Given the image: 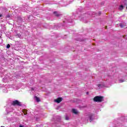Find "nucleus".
Masks as SVG:
<instances>
[{"mask_svg": "<svg viewBox=\"0 0 127 127\" xmlns=\"http://www.w3.org/2000/svg\"><path fill=\"white\" fill-rule=\"evenodd\" d=\"M94 102H98L99 103H101V102H103V97L97 96L94 98Z\"/></svg>", "mask_w": 127, "mask_h": 127, "instance_id": "f257e3e1", "label": "nucleus"}, {"mask_svg": "<svg viewBox=\"0 0 127 127\" xmlns=\"http://www.w3.org/2000/svg\"><path fill=\"white\" fill-rule=\"evenodd\" d=\"M11 106H18L19 107H21V103L19 102L18 100H15L12 101L11 103Z\"/></svg>", "mask_w": 127, "mask_h": 127, "instance_id": "f03ea898", "label": "nucleus"}, {"mask_svg": "<svg viewBox=\"0 0 127 127\" xmlns=\"http://www.w3.org/2000/svg\"><path fill=\"white\" fill-rule=\"evenodd\" d=\"M87 119H89L90 120V122H92L93 121V114L91 113H89L87 116Z\"/></svg>", "mask_w": 127, "mask_h": 127, "instance_id": "7ed1b4c3", "label": "nucleus"}, {"mask_svg": "<svg viewBox=\"0 0 127 127\" xmlns=\"http://www.w3.org/2000/svg\"><path fill=\"white\" fill-rule=\"evenodd\" d=\"M54 14H55L56 16H57V17H59V16H61V15H62V14H61L60 12L57 11L54 12Z\"/></svg>", "mask_w": 127, "mask_h": 127, "instance_id": "20e7f679", "label": "nucleus"}, {"mask_svg": "<svg viewBox=\"0 0 127 127\" xmlns=\"http://www.w3.org/2000/svg\"><path fill=\"white\" fill-rule=\"evenodd\" d=\"M22 10L23 11H29V7L26 6H25L23 7L22 8Z\"/></svg>", "mask_w": 127, "mask_h": 127, "instance_id": "39448f33", "label": "nucleus"}, {"mask_svg": "<svg viewBox=\"0 0 127 127\" xmlns=\"http://www.w3.org/2000/svg\"><path fill=\"white\" fill-rule=\"evenodd\" d=\"M63 99L62 98H58V99L55 100V103H58V104H59V103H61Z\"/></svg>", "mask_w": 127, "mask_h": 127, "instance_id": "423d86ee", "label": "nucleus"}, {"mask_svg": "<svg viewBox=\"0 0 127 127\" xmlns=\"http://www.w3.org/2000/svg\"><path fill=\"white\" fill-rule=\"evenodd\" d=\"M34 98H35V99L36 100V101L37 102H40V99H39V98H38V97H37V96H35V97H34Z\"/></svg>", "mask_w": 127, "mask_h": 127, "instance_id": "0eeeda50", "label": "nucleus"}, {"mask_svg": "<svg viewBox=\"0 0 127 127\" xmlns=\"http://www.w3.org/2000/svg\"><path fill=\"white\" fill-rule=\"evenodd\" d=\"M72 113H73V114H75V115H76V114H78V111H77V110H76V109H72Z\"/></svg>", "mask_w": 127, "mask_h": 127, "instance_id": "6e6552de", "label": "nucleus"}, {"mask_svg": "<svg viewBox=\"0 0 127 127\" xmlns=\"http://www.w3.org/2000/svg\"><path fill=\"white\" fill-rule=\"evenodd\" d=\"M119 9L121 10L124 9V6L123 5H120L119 7Z\"/></svg>", "mask_w": 127, "mask_h": 127, "instance_id": "1a4fd4ad", "label": "nucleus"}, {"mask_svg": "<svg viewBox=\"0 0 127 127\" xmlns=\"http://www.w3.org/2000/svg\"><path fill=\"white\" fill-rule=\"evenodd\" d=\"M123 82H125V80H124L123 79L119 80V82L120 83H123Z\"/></svg>", "mask_w": 127, "mask_h": 127, "instance_id": "9d476101", "label": "nucleus"}, {"mask_svg": "<svg viewBox=\"0 0 127 127\" xmlns=\"http://www.w3.org/2000/svg\"><path fill=\"white\" fill-rule=\"evenodd\" d=\"M3 92L4 93H7V90H6V89H4V90H3Z\"/></svg>", "mask_w": 127, "mask_h": 127, "instance_id": "9b49d317", "label": "nucleus"}, {"mask_svg": "<svg viewBox=\"0 0 127 127\" xmlns=\"http://www.w3.org/2000/svg\"><path fill=\"white\" fill-rule=\"evenodd\" d=\"M10 47V45L7 44L6 46V48H9Z\"/></svg>", "mask_w": 127, "mask_h": 127, "instance_id": "f8f14e48", "label": "nucleus"}, {"mask_svg": "<svg viewBox=\"0 0 127 127\" xmlns=\"http://www.w3.org/2000/svg\"><path fill=\"white\" fill-rule=\"evenodd\" d=\"M119 25L121 27V28H123V27H124V25H123V24H120Z\"/></svg>", "mask_w": 127, "mask_h": 127, "instance_id": "ddd939ff", "label": "nucleus"}, {"mask_svg": "<svg viewBox=\"0 0 127 127\" xmlns=\"http://www.w3.org/2000/svg\"><path fill=\"white\" fill-rule=\"evenodd\" d=\"M65 120H66V121H68V120H69V118H68V117L65 116Z\"/></svg>", "mask_w": 127, "mask_h": 127, "instance_id": "4468645a", "label": "nucleus"}, {"mask_svg": "<svg viewBox=\"0 0 127 127\" xmlns=\"http://www.w3.org/2000/svg\"><path fill=\"white\" fill-rule=\"evenodd\" d=\"M5 11L6 10V8H4Z\"/></svg>", "mask_w": 127, "mask_h": 127, "instance_id": "2eb2a0df", "label": "nucleus"}, {"mask_svg": "<svg viewBox=\"0 0 127 127\" xmlns=\"http://www.w3.org/2000/svg\"><path fill=\"white\" fill-rule=\"evenodd\" d=\"M101 12H98V14H99V15L101 14Z\"/></svg>", "mask_w": 127, "mask_h": 127, "instance_id": "dca6fc26", "label": "nucleus"}, {"mask_svg": "<svg viewBox=\"0 0 127 127\" xmlns=\"http://www.w3.org/2000/svg\"><path fill=\"white\" fill-rule=\"evenodd\" d=\"M19 127H23V126L20 125Z\"/></svg>", "mask_w": 127, "mask_h": 127, "instance_id": "f3484780", "label": "nucleus"}, {"mask_svg": "<svg viewBox=\"0 0 127 127\" xmlns=\"http://www.w3.org/2000/svg\"><path fill=\"white\" fill-rule=\"evenodd\" d=\"M1 16H2V15L1 14H0V17H1Z\"/></svg>", "mask_w": 127, "mask_h": 127, "instance_id": "a211bd4d", "label": "nucleus"}, {"mask_svg": "<svg viewBox=\"0 0 127 127\" xmlns=\"http://www.w3.org/2000/svg\"><path fill=\"white\" fill-rule=\"evenodd\" d=\"M32 91H34V89L33 88H32Z\"/></svg>", "mask_w": 127, "mask_h": 127, "instance_id": "6ab92c4d", "label": "nucleus"}, {"mask_svg": "<svg viewBox=\"0 0 127 127\" xmlns=\"http://www.w3.org/2000/svg\"><path fill=\"white\" fill-rule=\"evenodd\" d=\"M86 94L88 95V94H89V93H88V92H87Z\"/></svg>", "mask_w": 127, "mask_h": 127, "instance_id": "aec40b11", "label": "nucleus"}, {"mask_svg": "<svg viewBox=\"0 0 127 127\" xmlns=\"http://www.w3.org/2000/svg\"><path fill=\"white\" fill-rule=\"evenodd\" d=\"M10 112H12V110H11Z\"/></svg>", "mask_w": 127, "mask_h": 127, "instance_id": "412c9836", "label": "nucleus"}, {"mask_svg": "<svg viewBox=\"0 0 127 127\" xmlns=\"http://www.w3.org/2000/svg\"><path fill=\"white\" fill-rule=\"evenodd\" d=\"M126 8H127V6Z\"/></svg>", "mask_w": 127, "mask_h": 127, "instance_id": "4be33fe9", "label": "nucleus"}]
</instances>
